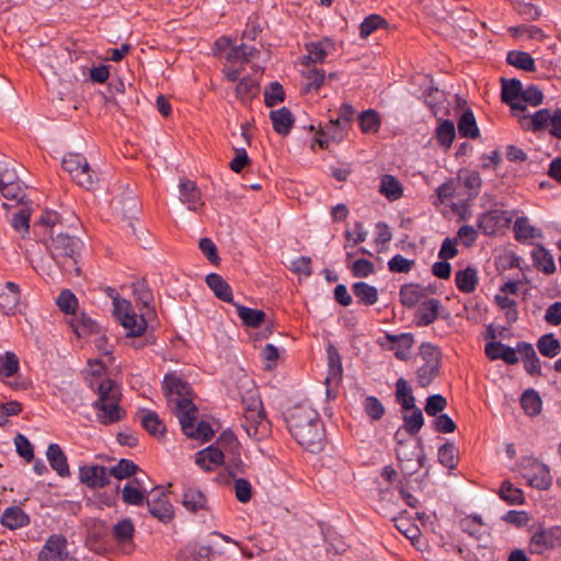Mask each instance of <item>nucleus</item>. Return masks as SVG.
I'll list each match as a JSON object with an SVG mask.
<instances>
[{
	"mask_svg": "<svg viewBox=\"0 0 561 561\" xmlns=\"http://www.w3.org/2000/svg\"><path fill=\"white\" fill-rule=\"evenodd\" d=\"M284 421L294 439L305 449L317 453L325 438L323 421L319 412L307 401L295 404L284 412Z\"/></svg>",
	"mask_w": 561,
	"mask_h": 561,
	"instance_id": "nucleus-1",
	"label": "nucleus"
},
{
	"mask_svg": "<svg viewBox=\"0 0 561 561\" xmlns=\"http://www.w3.org/2000/svg\"><path fill=\"white\" fill-rule=\"evenodd\" d=\"M47 248L53 261L62 273L75 276L81 275L79 261L83 242L80 238L58 231L50 236V242Z\"/></svg>",
	"mask_w": 561,
	"mask_h": 561,
	"instance_id": "nucleus-2",
	"label": "nucleus"
},
{
	"mask_svg": "<svg viewBox=\"0 0 561 561\" xmlns=\"http://www.w3.org/2000/svg\"><path fill=\"white\" fill-rule=\"evenodd\" d=\"M62 169L81 187L91 191L99 183L98 173L91 169L84 156L80 153H67L62 159Z\"/></svg>",
	"mask_w": 561,
	"mask_h": 561,
	"instance_id": "nucleus-3",
	"label": "nucleus"
},
{
	"mask_svg": "<svg viewBox=\"0 0 561 561\" xmlns=\"http://www.w3.org/2000/svg\"><path fill=\"white\" fill-rule=\"evenodd\" d=\"M501 101L510 106L512 114L518 118L522 128H525L526 90L519 79L501 78Z\"/></svg>",
	"mask_w": 561,
	"mask_h": 561,
	"instance_id": "nucleus-4",
	"label": "nucleus"
},
{
	"mask_svg": "<svg viewBox=\"0 0 561 561\" xmlns=\"http://www.w3.org/2000/svg\"><path fill=\"white\" fill-rule=\"evenodd\" d=\"M356 111L350 103H342L336 117H330L325 127L319 129V134L327 135L333 142L343 141L353 125Z\"/></svg>",
	"mask_w": 561,
	"mask_h": 561,
	"instance_id": "nucleus-5",
	"label": "nucleus"
},
{
	"mask_svg": "<svg viewBox=\"0 0 561 561\" xmlns=\"http://www.w3.org/2000/svg\"><path fill=\"white\" fill-rule=\"evenodd\" d=\"M528 119L533 131L548 130L550 135L561 139V108L554 111L541 108L533 115L528 114Z\"/></svg>",
	"mask_w": 561,
	"mask_h": 561,
	"instance_id": "nucleus-6",
	"label": "nucleus"
},
{
	"mask_svg": "<svg viewBox=\"0 0 561 561\" xmlns=\"http://www.w3.org/2000/svg\"><path fill=\"white\" fill-rule=\"evenodd\" d=\"M146 503L149 513L159 522L168 524L174 518V507L162 486H154L149 493Z\"/></svg>",
	"mask_w": 561,
	"mask_h": 561,
	"instance_id": "nucleus-7",
	"label": "nucleus"
},
{
	"mask_svg": "<svg viewBox=\"0 0 561 561\" xmlns=\"http://www.w3.org/2000/svg\"><path fill=\"white\" fill-rule=\"evenodd\" d=\"M450 312L442 306L436 298H428L422 301L415 312V324L417 327H427L434 323L438 318L449 319Z\"/></svg>",
	"mask_w": 561,
	"mask_h": 561,
	"instance_id": "nucleus-8",
	"label": "nucleus"
},
{
	"mask_svg": "<svg viewBox=\"0 0 561 561\" xmlns=\"http://www.w3.org/2000/svg\"><path fill=\"white\" fill-rule=\"evenodd\" d=\"M164 396L170 405H176L181 399L190 398L193 401V389L191 385L175 374L169 373L163 378Z\"/></svg>",
	"mask_w": 561,
	"mask_h": 561,
	"instance_id": "nucleus-9",
	"label": "nucleus"
},
{
	"mask_svg": "<svg viewBox=\"0 0 561 561\" xmlns=\"http://www.w3.org/2000/svg\"><path fill=\"white\" fill-rule=\"evenodd\" d=\"M512 218L507 211L492 209L483 213L478 218V228L486 236H494L510 227Z\"/></svg>",
	"mask_w": 561,
	"mask_h": 561,
	"instance_id": "nucleus-10",
	"label": "nucleus"
},
{
	"mask_svg": "<svg viewBox=\"0 0 561 561\" xmlns=\"http://www.w3.org/2000/svg\"><path fill=\"white\" fill-rule=\"evenodd\" d=\"M516 351L519 353H523L524 351L526 352V341H519L516 348L497 341H490L484 347L485 355L490 360L502 359L508 365L518 363L519 358Z\"/></svg>",
	"mask_w": 561,
	"mask_h": 561,
	"instance_id": "nucleus-11",
	"label": "nucleus"
},
{
	"mask_svg": "<svg viewBox=\"0 0 561 561\" xmlns=\"http://www.w3.org/2000/svg\"><path fill=\"white\" fill-rule=\"evenodd\" d=\"M125 306V312H122V305L119 302H115V310L119 317L121 324L127 330V336L138 337L141 336L148 327L147 320L141 316H137L135 312H130V304L126 300L123 301Z\"/></svg>",
	"mask_w": 561,
	"mask_h": 561,
	"instance_id": "nucleus-12",
	"label": "nucleus"
},
{
	"mask_svg": "<svg viewBox=\"0 0 561 561\" xmlns=\"http://www.w3.org/2000/svg\"><path fill=\"white\" fill-rule=\"evenodd\" d=\"M68 559L67 539L62 535H51L38 553V561H66Z\"/></svg>",
	"mask_w": 561,
	"mask_h": 561,
	"instance_id": "nucleus-13",
	"label": "nucleus"
},
{
	"mask_svg": "<svg viewBox=\"0 0 561 561\" xmlns=\"http://www.w3.org/2000/svg\"><path fill=\"white\" fill-rule=\"evenodd\" d=\"M79 479L90 489L104 488L110 483L108 469L101 465L81 466Z\"/></svg>",
	"mask_w": 561,
	"mask_h": 561,
	"instance_id": "nucleus-14",
	"label": "nucleus"
},
{
	"mask_svg": "<svg viewBox=\"0 0 561 561\" xmlns=\"http://www.w3.org/2000/svg\"><path fill=\"white\" fill-rule=\"evenodd\" d=\"M96 421L102 425L115 424L126 416V411L119 405V401L92 403Z\"/></svg>",
	"mask_w": 561,
	"mask_h": 561,
	"instance_id": "nucleus-15",
	"label": "nucleus"
},
{
	"mask_svg": "<svg viewBox=\"0 0 561 561\" xmlns=\"http://www.w3.org/2000/svg\"><path fill=\"white\" fill-rule=\"evenodd\" d=\"M173 411L179 419L183 434L187 435L196 423L198 413L197 407L190 398H186L176 402V405L173 407Z\"/></svg>",
	"mask_w": 561,
	"mask_h": 561,
	"instance_id": "nucleus-16",
	"label": "nucleus"
},
{
	"mask_svg": "<svg viewBox=\"0 0 561 561\" xmlns=\"http://www.w3.org/2000/svg\"><path fill=\"white\" fill-rule=\"evenodd\" d=\"M226 456L224 450L215 445H210L195 455V463L206 472L214 471L217 467L225 463Z\"/></svg>",
	"mask_w": 561,
	"mask_h": 561,
	"instance_id": "nucleus-17",
	"label": "nucleus"
},
{
	"mask_svg": "<svg viewBox=\"0 0 561 561\" xmlns=\"http://www.w3.org/2000/svg\"><path fill=\"white\" fill-rule=\"evenodd\" d=\"M552 476L547 465L537 459H528V485L545 490L550 486Z\"/></svg>",
	"mask_w": 561,
	"mask_h": 561,
	"instance_id": "nucleus-18",
	"label": "nucleus"
},
{
	"mask_svg": "<svg viewBox=\"0 0 561 561\" xmlns=\"http://www.w3.org/2000/svg\"><path fill=\"white\" fill-rule=\"evenodd\" d=\"M89 386L98 393V399L93 403L121 401L122 393L119 387L110 378L102 379L100 382H94V379H90Z\"/></svg>",
	"mask_w": 561,
	"mask_h": 561,
	"instance_id": "nucleus-19",
	"label": "nucleus"
},
{
	"mask_svg": "<svg viewBox=\"0 0 561 561\" xmlns=\"http://www.w3.org/2000/svg\"><path fill=\"white\" fill-rule=\"evenodd\" d=\"M181 504L190 513L207 510V497L202 490L192 485H184Z\"/></svg>",
	"mask_w": 561,
	"mask_h": 561,
	"instance_id": "nucleus-20",
	"label": "nucleus"
},
{
	"mask_svg": "<svg viewBox=\"0 0 561 561\" xmlns=\"http://www.w3.org/2000/svg\"><path fill=\"white\" fill-rule=\"evenodd\" d=\"M328 357V375L325 378L327 385H339L343 376L342 357L339 350L333 345L327 346Z\"/></svg>",
	"mask_w": 561,
	"mask_h": 561,
	"instance_id": "nucleus-21",
	"label": "nucleus"
},
{
	"mask_svg": "<svg viewBox=\"0 0 561 561\" xmlns=\"http://www.w3.org/2000/svg\"><path fill=\"white\" fill-rule=\"evenodd\" d=\"M180 198L187 205L190 210L197 211L204 206L202 194L196 183L191 180L182 181L180 184Z\"/></svg>",
	"mask_w": 561,
	"mask_h": 561,
	"instance_id": "nucleus-22",
	"label": "nucleus"
},
{
	"mask_svg": "<svg viewBox=\"0 0 561 561\" xmlns=\"http://www.w3.org/2000/svg\"><path fill=\"white\" fill-rule=\"evenodd\" d=\"M270 119L275 133L282 136H287L295 124V117L286 106L271 111Z\"/></svg>",
	"mask_w": 561,
	"mask_h": 561,
	"instance_id": "nucleus-23",
	"label": "nucleus"
},
{
	"mask_svg": "<svg viewBox=\"0 0 561 561\" xmlns=\"http://www.w3.org/2000/svg\"><path fill=\"white\" fill-rule=\"evenodd\" d=\"M46 456L50 467L57 472L59 477H70L67 456L58 444H50L47 448Z\"/></svg>",
	"mask_w": 561,
	"mask_h": 561,
	"instance_id": "nucleus-24",
	"label": "nucleus"
},
{
	"mask_svg": "<svg viewBox=\"0 0 561 561\" xmlns=\"http://www.w3.org/2000/svg\"><path fill=\"white\" fill-rule=\"evenodd\" d=\"M205 280L218 299L234 306L232 288L221 275L210 273L206 276Z\"/></svg>",
	"mask_w": 561,
	"mask_h": 561,
	"instance_id": "nucleus-25",
	"label": "nucleus"
},
{
	"mask_svg": "<svg viewBox=\"0 0 561 561\" xmlns=\"http://www.w3.org/2000/svg\"><path fill=\"white\" fill-rule=\"evenodd\" d=\"M530 255L535 268L539 272H542L547 275L553 274L556 272L553 255L542 245L535 244Z\"/></svg>",
	"mask_w": 561,
	"mask_h": 561,
	"instance_id": "nucleus-26",
	"label": "nucleus"
},
{
	"mask_svg": "<svg viewBox=\"0 0 561 561\" xmlns=\"http://www.w3.org/2000/svg\"><path fill=\"white\" fill-rule=\"evenodd\" d=\"M30 523V516L20 506L7 507L1 515V524L11 530L25 527Z\"/></svg>",
	"mask_w": 561,
	"mask_h": 561,
	"instance_id": "nucleus-27",
	"label": "nucleus"
},
{
	"mask_svg": "<svg viewBox=\"0 0 561 561\" xmlns=\"http://www.w3.org/2000/svg\"><path fill=\"white\" fill-rule=\"evenodd\" d=\"M4 287L7 291L0 294V309L7 314L14 313L21 300L20 287L14 282H7Z\"/></svg>",
	"mask_w": 561,
	"mask_h": 561,
	"instance_id": "nucleus-28",
	"label": "nucleus"
},
{
	"mask_svg": "<svg viewBox=\"0 0 561 561\" xmlns=\"http://www.w3.org/2000/svg\"><path fill=\"white\" fill-rule=\"evenodd\" d=\"M455 284L463 294L473 293L479 284L477 270L472 266H467L463 270L457 271L455 274Z\"/></svg>",
	"mask_w": 561,
	"mask_h": 561,
	"instance_id": "nucleus-29",
	"label": "nucleus"
},
{
	"mask_svg": "<svg viewBox=\"0 0 561 561\" xmlns=\"http://www.w3.org/2000/svg\"><path fill=\"white\" fill-rule=\"evenodd\" d=\"M213 552L214 551L210 546L188 542L180 550L179 558L183 561H210Z\"/></svg>",
	"mask_w": 561,
	"mask_h": 561,
	"instance_id": "nucleus-30",
	"label": "nucleus"
},
{
	"mask_svg": "<svg viewBox=\"0 0 561 561\" xmlns=\"http://www.w3.org/2000/svg\"><path fill=\"white\" fill-rule=\"evenodd\" d=\"M141 426L151 435L161 437L167 432V426L159 417L158 413L152 410H144L140 415Z\"/></svg>",
	"mask_w": 561,
	"mask_h": 561,
	"instance_id": "nucleus-31",
	"label": "nucleus"
},
{
	"mask_svg": "<svg viewBox=\"0 0 561 561\" xmlns=\"http://www.w3.org/2000/svg\"><path fill=\"white\" fill-rule=\"evenodd\" d=\"M238 317L249 328H260L266 319V313L260 309H253L238 302L234 304Z\"/></svg>",
	"mask_w": 561,
	"mask_h": 561,
	"instance_id": "nucleus-32",
	"label": "nucleus"
},
{
	"mask_svg": "<svg viewBox=\"0 0 561 561\" xmlns=\"http://www.w3.org/2000/svg\"><path fill=\"white\" fill-rule=\"evenodd\" d=\"M458 133L463 138L476 139L480 135L473 112L470 108L463 111L458 119Z\"/></svg>",
	"mask_w": 561,
	"mask_h": 561,
	"instance_id": "nucleus-33",
	"label": "nucleus"
},
{
	"mask_svg": "<svg viewBox=\"0 0 561 561\" xmlns=\"http://www.w3.org/2000/svg\"><path fill=\"white\" fill-rule=\"evenodd\" d=\"M421 290L423 289L419 284L402 285L399 291L400 302L407 308L415 307L424 298V293Z\"/></svg>",
	"mask_w": 561,
	"mask_h": 561,
	"instance_id": "nucleus-34",
	"label": "nucleus"
},
{
	"mask_svg": "<svg viewBox=\"0 0 561 561\" xmlns=\"http://www.w3.org/2000/svg\"><path fill=\"white\" fill-rule=\"evenodd\" d=\"M353 294L358 299L359 304L365 306H373L378 301V290L375 286L365 283L357 282L352 286Z\"/></svg>",
	"mask_w": 561,
	"mask_h": 561,
	"instance_id": "nucleus-35",
	"label": "nucleus"
},
{
	"mask_svg": "<svg viewBox=\"0 0 561 561\" xmlns=\"http://www.w3.org/2000/svg\"><path fill=\"white\" fill-rule=\"evenodd\" d=\"M396 400L403 411H410L416 405L412 389L408 381L402 377L396 382Z\"/></svg>",
	"mask_w": 561,
	"mask_h": 561,
	"instance_id": "nucleus-36",
	"label": "nucleus"
},
{
	"mask_svg": "<svg viewBox=\"0 0 561 561\" xmlns=\"http://www.w3.org/2000/svg\"><path fill=\"white\" fill-rule=\"evenodd\" d=\"M359 129L364 134H376L381 126V117L375 110L363 111L358 115Z\"/></svg>",
	"mask_w": 561,
	"mask_h": 561,
	"instance_id": "nucleus-37",
	"label": "nucleus"
},
{
	"mask_svg": "<svg viewBox=\"0 0 561 561\" xmlns=\"http://www.w3.org/2000/svg\"><path fill=\"white\" fill-rule=\"evenodd\" d=\"M456 136L454 122L444 119L435 129V138L438 145L444 149H449Z\"/></svg>",
	"mask_w": 561,
	"mask_h": 561,
	"instance_id": "nucleus-38",
	"label": "nucleus"
},
{
	"mask_svg": "<svg viewBox=\"0 0 561 561\" xmlns=\"http://www.w3.org/2000/svg\"><path fill=\"white\" fill-rule=\"evenodd\" d=\"M380 193L389 201H397L403 195V188L399 180L386 174L380 181Z\"/></svg>",
	"mask_w": 561,
	"mask_h": 561,
	"instance_id": "nucleus-39",
	"label": "nucleus"
},
{
	"mask_svg": "<svg viewBox=\"0 0 561 561\" xmlns=\"http://www.w3.org/2000/svg\"><path fill=\"white\" fill-rule=\"evenodd\" d=\"M115 541L119 545L131 542L135 535V526L130 518H124L113 526Z\"/></svg>",
	"mask_w": 561,
	"mask_h": 561,
	"instance_id": "nucleus-40",
	"label": "nucleus"
},
{
	"mask_svg": "<svg viewBox=\"0 0 561 561\" xmlns=\"http://www.w3.org/2000/svg\"><path fill=\"white\" fill-rule=\"evenodd\" d=\"M500 499L508 505H517L524 503V491L520 488L514 486L510 480H504L497 492Z\"/></svg>",
	"mask_w": 561,
	"mask_h": 561,
	"instance_id": "nucleus-41",
	"label": "nucleus"
},
{
	"mask_svg": "<svg viewBox=\"0 0 561 561\" xmlns=\"http://www.w3.org/2000/svg\"><path fill=\"white\" fill-rule=\"evenodd\" d=\"M71 327L75 333L80 337L91 335L99 331L98 323L83 312L71 320Z\"/></svg>",
	"mask_w": 561,
	"mask_h": 561,
	"instance_id": "nucleus-42",
	"label": "nucleus"
},
{
	"mask_svg": "<svg viewBox=\"0 0 561 561\" xmlns=\"http://www.w3.org/2000/svg\"><path fill=\"white\" fill-rule=\"evenodd\" d=\"M20 369V359L14 352L7 351L0 355V377L1 379L15 376Z\"/></svg>",
	"mask_w": 561,
	"mask_h": 561,
	"instance_id": "nucleus-43",
	"label": "nucleus"
},
{
	"mask_svg": "<svg viewBox=\"0 0 561 561\" xmlns=\"http://www.w3.org/2000/svg\"><path fill=\"white\" fill-rule=\"evenodd\" d=\"M259 53V49H256L253 46L240 44L237 46H232L228 51L226 58L230 62L247 64L250 61L251 58H253Z\"/></svg>",
	"mask_w": 561,
	"mask_h": 561,
	"instance_id": "nucleus-44",
	"label": "nucleus"
},
{
	"mask_svg": "<svg viewBox=\"0 0 561 561\" xmlns=\"http://www.w3.org/2000/svg\"><path fill=\"white\" fill-rule=\"evenodd\" d=\"M388 21L379 14H370L364 19L359 25V37L367 38L379 28H388Z\"/></svg>",
	"mask_w": 561,
	"mask_h": 561,
	"instance_id": "nucleus-45",
	"label": "nucleus"
},
{
	"mask_svg": "<svg viewBox=\"0 0 561 561\" xmlns=\"http://www.w3.org/2000/svg\"><path fill=\"white\" fill-rule=\"evenodd\" d=\"M483 526H484V523H483L481 516L477 515V514L468 515V516L461 518L459 522L460 529L463 533L468 534L469 536H471L478 540L481 539V537L483 535V531H482Z\"/></svg>",
	"mask_w": 561,
	"mask_h": 561,
	"instance_id": "nucleus-46",
	"label": "nucleus"
},
{
	"mask_svg": "<svg viewBox=\"0 0 561 561\" xmlns=\"http://www.w3.org/2000/svg\"><path fill=\"white\" fill-rule=\"evenodd\" d=\"M410 414H403V427L411 436L419 434L424 425V416L422 410L415 405L412 408Z\"/></svg>",
	"mask_w": 561,
	"mask_h": 561,
	"instance_id": "nucleus-47",
	"label": "nucleus"
},
{
	"mask_svg": "<svg viewBox=\"0 0 561 561\" xmlns=\"http://www.w3.org/2000/svg\"><path fill=\"white\" fill-rule=\"evenodd\" d=\"M386 339L393 343H400V346H404V350H396L394 356L400 360H408L410 355L409 351L413 346L414 336L412 333H401V334H386Z\"/></svg>",
	"mask_w": 561,
	"mask_h": 561,
	"instance_id": "nucleus-48",
	"label": "nucleus"
},
{
	"mask_svg": "<svg viewBox=\"0 0 561 561\" xmlns=\"http://www.w3.org/2000/svg\"><path fill=\"white\" fill-rule=\"evenodd\" d=\"M139 470L140 468L133 460L122 458L115 466L108 469V477L123 480L133 477Z\"/></svg>",
	"mask_w": 561,
	"mask_h": 561,
	"instance_id": "nucleus-49",
	"label": "nucleus"
},
{
	"mask_svg": "<svg viewBox=\"0 0 561 561\" xmlns=\"http://www.w3.org/2000/svg\"><path fill=\"white\" fill-rule=\"evenodd\" d=\"M330 43L328 41L325 42H311L309 44H306V50L308 51V56H305L304 58L306 61H304L305 65H308L309 62L317 64L322 62L327 55H328V46Z\"/></svg>",
	"mask_w": 561,
	"mask_h": 561,
	"instance_id": "nucleus-50",
	"label": "nucleus"
},
{
	"mask_svg": "<svg viewBox=\"0 0 561 561\" xmlns=\"http://www.w3.org/2000/svg\"><path fill=\"white\" fill-rule=\"evenodd\" d=\"M438 461L449 470L456 469L458 465V450L453 443L446 442L438 448Z\"/></svg>",
	"mask_w": 561,
	"mask_h": 561,
	"instance_id": "nucleus-51",
	"label": "nucleus"
},
{
	"mask_svg": "<svg viewBox=\"0 0 561 561\" xmlns=\"http://www.w3.org/2000/svg\"><path fill=\"white\" fill-rule=\"evenodd\" d=\"M215 446L222 449L225 456L230 453H238V451H240V448H241L237 436L230 430L224 431L218 436V438L215 443Z\"/></svg>",
	"mask_w": 561,
	"mask_h": 561,
	"instance_id": "nucleus-52",
	"label": "nucleus"
},
{
	"mask_svg": "<svg viewBox=\"0 0 561 561\" xmlns=\"http://www.w3.org/2000/svg\"><path fill=\"white\" fill-rule=\"evenodd\" d=\"M538 351L545 357L552 358L561 351L560 342L552 334L542 335L537 343Z\"/></svg>",
	"mask_w": 561,
	"mask_h": 561,
	"instance_id": "nucleus-53",
	"label": "nucleus"
},
{
	"mask_svg": "<svg viewBox=\"0 0 561 561\" xmlns=\"http://www.w3.org/2000/svg\"><path fill=\"white\" fill-rule=\"evenodd\" d=\"M26 185L20 180L10 185H5V187H1V195L9 199L15 201L19 204H24L26 198Z\"/></svg>",
	"mask_w": 561,
	"mask_h": 561,
	"instance_id": "nucleus-54",
	"label": "nucleus"
},
{
	"mask_svg": "<svg viewBox=\"0 0 561 561\" xmlns=\"http://www.w3.org/2000/svg\"><path fill=\"white\" fill-rule=\"evenodd\" d=\"M259 83L250 77H243L236 87V94L239 99L251 100L259 93Z\"/></svg>",
	"mask_w": 561,
	"mask_h": 561,
	"instance_id": "nucleus-55",
	"label": "nucleus"
},
{
	"mask_svg": "<svg viewBox=\"0 0 561 561\" xmlns=\"http://www.w3.org/2000/svg\"><path fill=\"white\" fill-rule=\"evenodd\" d=\"M439 367L435 364H423L416 370V380L420 387L425 388L433 382L439 374Z\"/></svg>",
	"mask_w": 561,
	"mask_h": 561,
	"instance_id": "nucleus-56",
	"label": "nucleus"
},
{
	"mask_svg": "<svg viewBox=\"0 0 561 561\" xmlns=\"http://www.w3.org/2000/svg\"><path fill=\"white\" fill-rule=\"evenodd\" d=\"M59 309L66 314H76L78 298L69 289H64L56 299Z\"/></svg>",
	"mask_w": 561,
	"mask_h": 561,
	"instance_id": "nucleus-57",
	"label": "nucleus"
},
{
	"mask_svg": "<svg viewBox=\"0 0 561 561\" xmlns=\"http://www.w3.org/2000/svg\"><path fill=\"white\" fill-rule=\"evenodd\" d=\"M285 100L283 85L277 82H271L264 92V103L266 107H273Z\"/></svg>",
	"mask_w": 561,
	"mask_h": 561,
	"instance_id": "nucleus-58",
	"label": "nucleus"
},
{
	"mask_svg": "<svg viewBox=\"0 0 561 561\" xmlns=\"http://www.w3.org/2000/svg\"><path fill=\"white\" fill-rule=\"evenodd\" d=\"M30 216L31 214L26 208H21L12 215L11 225L22 237L30 231Z\"/></svg>",
	"mask_w": 561,
	"mask_h": 561,
	"instance_id": "nucleus-59",
	"label": "nucleus"
},
{
	"mask_svg": "<svg viewBox=\"0 0 561 561\" xmlns=\"http://www.w3.org/2000/svg\"><path fill=\"white\" fill-rule=\"evenodd\" d=\"M446 398L439 393H436L426 398L424 411L430 416H437L446 409Z\"/></svg>",
	"mask_w": 561,
	"mask_h": 561,
	"instance_id": "nucleus-60",
	"label": "nucleus"
},
{
	"mask_svg": "<svg viewBox=\"0 0 561 561\" xmlns=\"http://www.w3.org/2000/svg\"><path fill=\"white\" fill-rule=\"evenodd\" d=\"M364 410L371 421H379L385 414V407L375 396H368L364 401Z\"/></svg>",
	"mask_w": 561,
	"mask_h": 561,
	"instance_id": "nucleus-61",
	"label": "nucleus"
},
{
	"mask_svg": "<svg viewBox=\"0 0 561 561\" xmlns=\"http://www.w3.org/2000/svg\"><path fill=\"white\" fill-rule=\"evenodd\" d=\"M420 355L425 364H435L440 366L442 353L439 348L428 342H423L420 345Z\"/></svg>",
	"mask_w": 561,
	"mask_h": 561,
	"instance_id": "nucleus-62",
	"label": "nucleus"
},
{
	"mask_svg": "<svg viewBox=\"0 0 561 561\" xmlns=\"http://www.w3.org/2000/svg\"><path fill=\"white\" fill-rule=\"evenodd\" d=\"M188 438L208 442L214 437L211 425L206 421H199L186 435Z\"/></svg>",
	"mask_w": 561,
	"mask_h": 561,
	"instance_id": "nucleus-63",
	"label": "nucleus"
},
{
	"mask_svg": "<svg viewBox=\"0 0 561 561\" xmlns=\"http://www.w3.org/2000/svg\"><path fill=\"white\" fill-rule=\"evenodd\" d=\"M133 294L137 304H140L145 308H149L153 300L152 293L144 280L133 284Z\"/></svg>",
	"mask_w": 561,
	"mask_h": 561,
	"instance_id": "nucleus-64",
	"label": "nucleus"
}]
</instances>
